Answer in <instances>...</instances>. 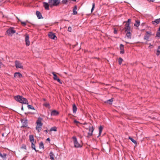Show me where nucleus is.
<instances>
[{"label": "nucleus", "instance_id": "obj_1", "mask_svg": "<svg viewBox=\"0 0 160 160\" xmlns=\"http://www.w3.org/2000/svg\"><path fill=\"white\" fill-rule=\"evenodd\" d=\"M14 99L17 102L23 104H28V100L22 96L17 95L14 97Z\"/></svg>", "mask_w": 160, "mask_h": 160}, {"label": "nucleus", "instance_id": "obj_2", "mask_svg": "<svg viewBox=\"0 0 160 160\" xmlns=\"http://www.w3.org/2000/svg\"><path fill=\"white\" fill-rule=\"evenodd\" d=\"M42 118L39 117L38 118L36 122L37 124L36 127V129L38 131V132H40L42 129V127L43 125V123L42 122Z\"/></svg>", "mask_w": 160, "mask_h": 160}, {"label": "nucleus", "instance_id": "obj_3", "mask_svg": "<svg viewBox=\"0 0 160 160\" xmlns=\"http://www.w3.org/2000/svg\"><path fill=\"white\" fill-rule=\"evenodd\" d=\"M48 3L49 4L50 7L52 8L54 6L57 7L60 3V2L58 0H48Z\"/></svg>", "mask_w": 160, "mask_h": 160}, {"label": "nucleus", "instance_id": "obj_4", "mask_svg": "<svg viewBox=\"0 0 160 160\" xmlns=\"http://www.w3.org/2000/svg\"><path fill=\"white\" fill-rule=\"evenodd\" d=\"M72 138L73 140V143L74 144V147L76 148H81L82 146L77 141V138L76 136H73L72 137Z\"/></svg>", "mask_w": 160, "mask_h": 160}, {"label": "nucleus", "instance_id": "obj_5", "mask_svg": "<svg viewBox=\"0 0 160 160\" xmlns=\"http://www.w3.org/2000/svg\"><path fill=\"white\" fill-rule=\"evenodd\" d=\"M152 35L151 32L147 31L145 34L144 39L146 40L147 41H149V38L150 36Z\"/></svg>", "mask_w": 160, "mask_h": 160}, {"label": "nucleus", "instance_id": "obj_6", "mask_svg": "<svg viewBox=\"0 0 160 160\" xmlns=\"http://www.w3.org/2000/svg\"><path fill=\"white\" fill-rule=\"evenodd\" d=\"M25 41L26 45L27 46H29L30 45V42L29 40V36L28 34H26L25 35Z\"/></svg>", "mask_w": 160, "mask_h": 160}, {"label": "nucleus", "instance_id": "obj_7", "mask_svg": "<svg viewBox=\"0 0 160 160\" xmlns=\"http://www.w3.org/2000/svg\"><path fill=\"white\" fill-rule=\"evenodd\" d=\"M15 65L17 68H22L23 66L20 62L16 60L15 61Z\"/></svg>", "mask_w": 160, "mask_h": 160}, {"label": "nucleus", "instance_id": "obj_8", "mask_svg": "<svg viewBox=\"0 0 160 160\" xmlns=\"http://www.w3.org/2000/svg\"><path fill=\"white\" fill-rule=\"evenodd\" d=\"M48 36L50 38L52 39L55 40L56 39V38H57V37L55 34L52 32H49L48 34Z\"/></svg>", "mask_w": 160, "mask_h": 160}, {"label": "nucleus", "instance_id": "obj_9", "mask_svg": "<svg viewBox=\"0 0 160 160\" xmlns=\"http://www.w3.org/2000/svg\"><path fill=\"white\" fill-rule=\"evenodd\" d=\"M15 32V30H14L12 28H10L7 31V32L9 34H14Z\"/></svg>", "mask_w": 160, "mask_h": 160}, {"label": "nucleus", "instance_id": "obj_10", "mask_svg": "<svg viewBox=\"0 0 160 160\" xmlns=\"http://www.w3.org/2000/svg\"><path fill=\"white\" fill-rule=\"evenodd\" d=\"M94 130V128L93 126L89 127V132L88 133L89 135L92 136V132Z\"/></svg>", "mask_w": 160, "mask_h": 160}, {"label": "nucleus", "instance_id": "obj_11", "mask_svg": "<svg viewBox=\"0 0 160 160\" xmlns=\"http://www.w3.org/2000/svg\"><path fill=\"white\" fill-rule=\"evenodd\" d=\"M43 6L45 8V10H49V4L48 3L43 2Z\"/></svg>", "mask_w": 160, "mask_h": 160}, {"label": "nucleus", "instance_id": "obj_12", "mask_svg": "<svg viewBox=\"0 0 160 160\" xmlns=\"http://www.w3.org/2000/svg\"><path fill=\"white\" fill-rule=\"evenodd\" d=\"M120 53L121 54H124L125 53L124 49V45L122 44H120Z\"/></svg>", "mask_w": 160, "mask_h": 160}, {"label": "nucleus", "instance_id": "obj_13", "mask_svg": "<svg viewBox=\"0 0 160 160\" xmlns=\"http://www.w3.org/2000/svg\"><path fill=\"white\" fill-rule=\"evenodd\" d=\"M126 33V36L128 39H130L131 38L132 33L130 32V31L125 32Z\"/></svg>", "mask_w": 160, "mask_h": 160}, {"label": "nucleus", "instance_id": "obj_14", "mask_svg": "<svg viewBox=\"0 0 160 160\" xmlns=\"http://www.w3.org/2000/svg\"><path fill=\"white\" fill-rule=\"evenodd\" d=\"M59 114V112L56 110H54L52 111L51 113V116H57Z\"/></svg>", "mask_w": 160, "mask_h": 160}, {"label": "nucleus", "instance_id": "obj_15", "mask_svg": "<svg viewBox=\"0 0 160 160\" xmlns=\"http://www.w3.org/2000/svg\"><path fill=\"white\" fill-rule=\"evenodd\" d=\"M36 14L39 19L43 18V17H42V14L40 12L38 11H37L36 12Z\"/></svg>", "mask_w": 160, "mask_h": 160}, {"label": "nucleus", "instance_id": "obj_16", "mask_svg": "<svg viewBox=\"0 0 160 160\" xmlns=\"http://www.w3.org/2000/svg\"><path fill=\"white\" fill-rule=\"evenodd\" d=\"M31 143V148H32L34 149L36 152H38V150H36L35 148V144L36 143V141H35V142H32Z\"/></svg>", "mask_w": 160, "mask_h": 160}, {"label": "nucleus", "instance_id": "obj_17", "mask_svg": "<svg viewBox=\"0 0 160 160\" xmlns=\"http://www.w3.org/2000/svg\"><path fill=\"white\" fill-rule=\"evenodd\" d=\"M14 77L15 78H20L22 77V75L21 74L20 72H17L14 73Z\"/></svg>", "mask_w": 160, "mask_h": 160}, {"label": "nucleus", "instance_id": "obj_18", "mask_svg": "<svg viewBox=\"0 0 160 160\" xmlns=\"http://www.w3.org/2000/svg\"><path fill=\"white\" fill-rule=\"evenodd\" d=\"M160 22V18H158L155 19L154 21H152V23L153 24H155V23H156V25H157V24L159 23Z\"/></svg>", "mask_w": 160, "mask_h": 160}, {"label": "nucleus", "instance_id": "obj_19", "mask_svg": "<svg viewBox=\"0 0 160 160\" xmlns=\"http://www.w3.org/2000/svg\"><path fill=\"white\" fill-rule=\"evenodd\" d=\"M77 9V6L76 5L74 6L73 9V14L76 15L77 13V12L76 11Z\"/></svg>", "mask_w": 160, "mask_h": 160}, {"label": "nucleus", "instance_id": "obj_20", "mask_svg": "<svg viewBox=\"0 0 160 160\" xmlns=\"http://www.w3.org/2000/svg\"><path fill=\"white\" fill-rule=\"evenodd\" d=\"M22 123H23V126H22V127H25V128H28V120L27 119L25 120V121H24V122Z\"/></svg>", "mask_w": 160, "mask_h": 160}, {"label": "nucleus", "instance_id": "obj_21", "mask_svg": "<svg viewBox=\"0 0 160 160\" xmlns=\"http://www.w3.org/2000/svg\"><path fill=\"white\" fill-rule=\"evenodd\" d=\"M29 138L30 141L32 142H35L34 139V137L33 135H30L29 136Z\"/></svg>", "mask_w": 160, "mask_h": 160}, {"label": "nucleus", "instance_id": "obj_22", "mask_svg": "<svg viewBox=\"0 0 160 160\" xmlns=\"http://www.w3.org/2000/svg\"><path fill=\"white\" fill-rule=\"evenodd\" d=\"M52 74L53 75V78L54 80H60V79L58 78L57 75L54 72H52Z\"/></svg>", "mask_w": 160, "mask_h": 160}, {"label": "nucleus", "instance_id": "obj_23", "mask_svg": "<svg viewBox=\"0 0 160 160\" xmlns=\"http://www.w3.org/2000/svg\"><path fill=\"white\" fill-rule=\"evenodd\" d=\"M103 127L102 126H100V127L99 128V135L97 137V138H98L101 135V133L102 132V130L103 129Z\"/></svg>", "mask_w": 160, "mask_h": 160}, {"label": "nucleus", "instance_id": "obj_24", "mask_svg": "<svg viewBox=\"0 0 160 160\" xmlns=\"http://www.w3.org/2000/svg\"><path fill=\"white\" fill-rule=\"evenodd\" d=\"M49 156L50 157V159L52 160H54V155L52 152H51L49 153Z\"/></svg>", "mask_w": 160, "mask_h": 160}, {"label": "nucleus", "instance_id": "obj_25", "mask_svg": "<svg viewBox=\"0 0 160 160\" xmlns=\"http://www.w3.org/2000/svg\"><path fill=\"white\" fill-rule=\"evenodd\" d=\"M125 32L131 31V27L130 26H125L124 28Z\"/></svg>", "mask_w": 160, "mask_h": 160}, {"label": "nucleus", "instance_id": "obj_26", "mask_svg": "<svg viewBox=\"0 0 160 160\" xmlns=\"http://www.w3.org/2000/svg\"><path fill=\"white\" fill-rule=\"evenodd\" d=\"M77 108L75 104H74L73 105V107H72V110L73 112L74 113H76V111L77 110Z\"/></svg>", "mask_w": 160, "mask_h": 160}, {"label": "nucleus", "instance_id": "obj_27", "mask_svg": "<svg viewBox=\"0 0 160 160\" xmlns=\"http://www.w3.org/2000/svg\"><path fill=\"white\" fill-rule=\"evenodd\" d=\"M140 21L139 20H136L135 21V23L134 24V25L137 27H138L140 25Z\"/></svg>", "mask_w": 160, "mask_h": 160}, {"label": "nucleus", "instance_id": "obj_28", "mask_svg": "<svg viewBox=\"0 0 160 160\" xmlns=\"http://www.w3.org/2000/svg\"><path fill=\"white\" fill-rule=\"evenodd\" d=\"M39 147L40 149L43 148L44 149V145L43 143L42 142H40L39 145Z\"/></svg>", "mask_w": 160, "mask_h": 160}, {"label": "nucleus", "instance_id": "obj_29", "mask_svg": "<svg viewBox=\"0 0 160 160\" xmlns=\"http://www.w3.org/2000/svg\"><path fill=\"white\" fill-rule=\"evenodd\" d=\"M129 139L132 142H133L134 143V144H136L137 143V141L134 140V139H133L132 138H131V137H129Z\"/></svg>", "mask_w": 160, "mask_h": 160}, {"label": "nucleus", "instance_id": "obj_30", "mask_svg": "<svg viewBox=\"0 0 160 160\" xmlns=\"http://www.w3.org/2000/svg\"><path fill=\"white\" fill-rule=\"evenodd\" d=\"M50 131H57V128L56 127H54L51 128L50 130Z\"/></svg>", "mask_w": 160, "mask_h": 160}, {"label": "nucleus", "instance_id": "obj_31", "mask_svg": "<svg viewBox=\"0 0 160 160\" xmlns=\"http://www.w3.org/2000/svg\"><path fill=\"white\" fill-rule=\"evenodd\" d=\"M123 61V59L121 58H119L118 59L119 64L120 65H121Z\"/></svg>", "mask_w": 160, "mask_h": 160}, {"label": "nucleus", "instance_id": "obj_32", "mask_svg": "<svg viewBox=\"0 0 160 160\" xmlns=\"http://www.w3.org/2000/svg\"><path fill=\"white\" fill-rule=\"evenodd\" d=\"M28 109H31L34 110H35L34 108V107L31 105H28Z\"/></svg>", "mask_w": 160, "mask_h": 160}, {"label": "nucleus", "instance_id": "obj_33", "mask_svg": "<svg viewBox=\"0 0 160 160\" xmlns=\"http://www.w3.org/2000/svg\"><path fill=\"white\" fill-rule=\"evenodd\" d=\"M113 98H111V99H109V100H108L107 101V102H109V103L110 104H112V102H113Z\"/></svg>", "mask_w": 160, "mask_h": 160}, {"label": "nucleus", "instance_id": "obj_34", "mask_svg": "<svg viewBox=\"0 0 160 160\" xmlns=\"http://www.w3.org/2000/svg\"><path fill=\"white\" fill-rule=\"evenodd\" d=\"M95 6V4L94 2L92 4V7L91 10V12H92L93 11Z\"/></svg>", "mask_w": 160, "mask_h": 160}, {"label": "nucleus", "instance_id": "obj_35", "mask_svg": "<svg viewBox=\"0 0 160 160\" xmlns=\"http://www.w3.org/2000/svg\"><path fill=\"white\" fill-rule=\"evenodd\" d=\"M68 0H62L61 2L64 4H67Z\"/></svg>", "mask_w": 160, "mask_h": 160}, {"label": "nucleus", "instance_id": "obj_36", "mask_svg": "<svg viewBox=\"0 0 160 160\" xmlns=\"http://www.w3.org/2000/svg\"><path fill=\"white\" fill-rule=\"evenodd\" d=\"M6 154L5 153H3V155L2 154H1V155L0 156L2 158H6Z\"/></svg>", "mask_w": 160, "mask_h": 160}, {"label": "nucleus", "instance_id": "obj_37", "mask_svg": "<svg viewBox=\"0 0 160 160\" xmlns=\"http://www.w3.org/2000/svg\"><path fill=\"white\" fill-rule=\"evenodd\" d=\"M156 37L160 38V31H158L157 33Z\"/></svg>", "mask_w": 160, "mask_h": 160}, {"label": "nucleus", "instance_id": "obj_38", "mask_svg": "<svg viewBox=\"0 0 160 160\" xmlns=\"http://www.w3.org/2000/svg\"><path fill=\"white\" fill-rule=\"evenodd\" d=\"M131 22V19H128L127 21H124L123 23H125V22H127L128 23H129L130 24V23Z\"/></svg>", "mask_w": 160, "mask_h": 160}, {"label": "nucleus", "instance_id": "obj_39", "mask_svg": "<svg viewBox=\"0 0 160 160\" xmlns=\"http://www.w3.org/2000/svg\"><path fill=\"white\" fill-rule=\"evenodd\" d=\"M156 54L157 56L159 55L160 54V50H159L157 49Z\"/></svg>", "mask_w": 160, "mask_h": 160}, {"label": "nucleus", "instance_id": "obj_40", "mask_svg": "<svg viewBox=\"0 0 160 160\" xmlns=\"http://www.w3.org/2000/svg\"><path fill=\"white\" fill-rule=\"evenodd\" d=\"M43 105L46 107H48V106H49V104L47 103H44Z\"/></svg>", "mask_w": 160, "mask_h": 160}, {"label": "nucleus", "instance_id": "obj_41", "mask_svg": "<svg viewBox=\"0 0 160 160\" xmlns=\"http://www.w3.org/2000/svg\"><path fill=\"white\" fill-rule=\"evenodd\" d=\"M21 148L26 149V146L25 144H23L21 147Z\"/></svg>", "mask_w": 160, "mask_h": 160}, {"label": "nucleus", "instance_id": "obj_42", "mask_svg": "<svg viewBox=\"0 0 160 160\" xmlns=\"http://www.w3.org/2000/svg\"><path fill=\"white\" fill-rule=\"evenodd\" d=\"M21 24L23 26H25L26 25V22H21Z\"/></svg>", "mask_w": 160, "mask_h": 160}, {"label": "nucleus", "instance_id": "obj_43", "mask_svg": "<svg viewBox=\"0 0 160 160\" xmlns=\"http://www.w3.org/2000/svg\"><path fill=\"white\" fill-rule=\"evenodd\" d=\"M72 28L70 27H69L68 28V31H69V32H71V31H72Z\"/></svg>", "mask_w": 160, "mask_h": 160}, {"label": "nucleus", "instance_id": "obj_44", "mask_svg": "<svg viewBox=\"0 0 160 160\" xmlns=\"http://www.w3.org/2000/svg\"><path fill=\"white\" fill-rule=\"evenodd\" d=\"M126 24L125 25V26H130V24L129 23H128L127 22H125Z\"/></svg>", "mask_w": 160, "mask_h": 160}, {"label": "nucleus", "instance_id": "obj_45", "mask_svg": "<svg viewBox=\"0 0 160 160\" xmlns=\"http://www.w3.org/2000/svg\"><path fill=\"white\" fill-rule=\"evenodd\" d=\"M57 82L59 83L60 84H61L62 82H63V81H57Z\"/></svg>", "mask_w": 160, "mask_h": 160}, {"label": "nucleus", "instance_id": "obj_46", "mask_svg": "<svg viewBox=\"0 0 160 160\" xmlns=\"http://www.w3.org/2000/svg\"><path fill=\"white\" fill-rule=\"evenodd\" d=\"M74 122L75 123H80V122H79L78 121H77V120H75L74 121Z\"/></svg>", "mask_w": 160, "mask_h": 160}, {"label": "nucleus", "instance_id": "obj_47", "mask_svg": "<svg viewBox=\"0 0 160 160\" xmlns=\"http://www.w3.org/2000/svg\"><path fill=\"white\" fill-rule=\"evenodd\" d=\"M114 33L115 34H117V30L115 29H114Z\"/></svg>", "mask_w": 160, "mask_h": 160}, {"label": "nucleus", "instance_id": "obj_48", "mask_svg": "<svg viewBox=\"0 0 160 160\" xmlns=\"http://www.w3.org/2000/svg\"><path fill=\"white\" fill-rule=\"evenodd\" d=\"M149 2H154V1L155 0H147Z\"/></svg>", "mask_w": 160, "mask_h": 160}, {"label": "nucleus", "instance_id": "obj_49", "mask_svg": "<svg viewBox=\"0 0 160 160\" xmlns=\"http://www.w3.org/2000/svg\"><path fill=\"white\" fill-rule=\"evenodd\" d=\"M96 82H94V81H90V83H96Z\"/></svg>", "mask_w": 160, "mask_h": 160}, {"label": "nucleus", "instance_id": "obj_50", "mask_svg": "<svg viewBox=\"0 0 160 160\" xmlns=\"http://www.w3.org/2000/svg\"><path fill=\"white\" fill-rule=\"evenodd\" d=\"M47 141H48L49 142H50V139L49 138H48L47 139Z\"/></svg>", "mask_w": 160, "mask_h": 160}, {"label": "nucleus", "instance_id": "obj_51", "mask_svg": "<svg viewBox=\"0 0 160 160\" xmlns=\"http://www.w3.org/2000/svg\"><path fill=\"white\" fill-rule=\"evenodd\" d=\"M24 121H25V120L24 119H22L21 120V122L23 123L24 122Z\"/></svg>", "mask_w": 160, "mask_h": 160}, {"label": "nucleus", "instance_id": "obj_52", "mask_svg": "<svg viewBox=\"0 0 160 160\" xmlns=\"http://www.w3.org/2000/svg\"><path fill=\"white\" fill-rule=\"evenodd\" d=\"M44 132H45V133H48V131H47V130H45V131H44Z\"/></svg>", "mask_w": 160, "mask_h": 160}, {"label": "nucleus", "instance_id": "obj_53", "mask_svg": "<svg viewBox=\"0 0 160 160\" xmlns=\"http://www.w3.org/2000/svg\"><path fill=\"white\" fill-rule=\"evenodd\" d=\"M21 110L23 111V107L22 106V107L21 108Z\"/></svg>", "mask_w": 160, "mask_h": 160}, {"label": "nucleus", "instance_id": "obj_54", "mask_svg": "<svg viewBox=\"0 0 160 160\" xmlns=\"http://www.w3.org/2000/svg\"><path fill=\"white\" fill-rule=\"evenodd\" d=\"M17 18L19 21L20 22H22L19 19V18H18L17 17Z\"/></svg>", "mask_w": 160, "mask_h": 160}, {"label": "nucleus", "instance_id": "obj_55", "mask_svg": "<svg viewBox=\"0 0 160 160\" xmlns=\"http://www.w3.org/2000/svg\"><path fill=\"white\" fill-rule=\"evenodd\" d=\"M78 44V42H76V45H74V47H75L77 46V45Z\"/></svg>", "mask_w": 160, "mask_h": 160}, {"label": "nucleus", "instance_id": "obj_56", "mask_svg": "<svg viewBox=\"0 0 160 160\" xmlns=\"http://www.w3.org/2000/svg\"><path fill=\"white\" fill-rule=\"evenodd\" d=\"M30 113L29 112H28V113H26V112H25V114H26V115H27V114H29Z\"/></svg>", "mask_w": 160, "mask_h": 160}, {"label": "nucleus", "instance_id": "obj_57", "mask_svg": "<svg viewBox=\"0 0 160 160\" xmlns=\"http://www.w3.org/2000/svg\"><path fill=\"white\" fill-rule=\"evenodd\" d=\"M2 137H4V133H2Z\"/></svg>", "mask_w": 160, "mask_h": 160}, {"label": "nucleus", "instance_id": "obj_58", "mask_svg": "<svg viewBox=\"0 0 160 160\" xmlns=\"http://www.w3.org/2000/svg\"><path fill=\"white\" fill-rule=\"evenodd\" d=\"M158 31H160V26H159V28H158Z\"/></svg>", "mask_w": 160, "mask_h": 160}, {"label": "nucleus", "instance_id": "obj_59", "mask_svg": "<svg viewBox=\"0 0 160 160\" xmlns=\"http://www.w3.org/2000/svg\"><path fill=\"white\" fill-rule=\"evenodd\" d=\"M90 136H90V135H89L88 134V135L87 136V137L88 138H89Z\"/></svg>", "mask_w": 160, "mask_h": 160}, {"label": "nucleus", "instance_id": "obj_60", "mask_svg": "<svg viewBox=\"0 0 160 160\" xmlns=\"http://www.w3.org/2000/svg\"><path fill=\"white\" fill-rule=\"evenodd\" d=\"M3 0H0V2H1Z\"/></svg>", "mask_w": 160, "mask_h": 160}, {"label": "nucleus", "instance_id": "obj_61", "mask_svg": "<svg viewBox=\"0 0 160 160\" xmlns=\"http://www.w3.org/2000/svg\"><path fill=\"white\" fill-rule=\"evenodd\" d=\"M43 99V100H44V101H46V99H45V98H44Z\"/></svg>", "mask_w": 160, "mask_h": 160}, {"label": "nucleus", "instance_id": "obj_62", "mask_svg": "<svg viewBox=\"0 0 160 160\" xmlns=\"http://www.w3.org/2000/svg\"><path fill=\"white\" fill-rule=\"evenodd\" d=\"M126 42V43H129V42Z\"/></svg>", "mask_w": 160, "mask_h": 160}, {"label": "nucleus", "instance_id": "obj_63", "mask_svg": "<svg viewBox=\"0 0 160 160\" xmlns=\"http://www.w3.org/2000/svg\"><path fill=\"white\" fill-rule=\"evenodd\" d=\"M86 124H87V123H84V124H84V125H86Z\"/></svg>", "mask_w": 160, "mask_h": 160}, {"label": "nucleus", "instance_id": "obj_64", "mask_svg": "<svg viewBox=\"0 0 160 160\" xmlns=\"http://www.w3.org/2000/svg\"><path fill=\"white\" fill-rule=\"evenodd\" d=\"M149 45H150V46H152V45L150 43Z\"/></svg>", "mask_w": 160, "mask_h": 160}]
</instances>
